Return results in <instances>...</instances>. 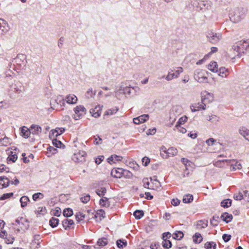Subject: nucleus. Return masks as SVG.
<instances>
[{
    "label": "nucleus",
    "mask_w": 249,
    "mask_h": 249,
    "mask_svg": "<svg viewBox=\"0 0 249 249\" xmlns=\"http://www.w3.org/2000/svg\"><path fill=\"white\" fill-rule=\"evenodd\" d=\"M73 112L71 117L75 121L81 119L87 113L86 109L81 105L77 106L73 108Z\"/></svg>",
    "instance_id": "obj_1"
},
{
    "label": "nucleus",
    "mask_w": 249,
    "mask_h": 249,
    "mask_svg": "<svg viewBox=\"0 0 249 249\" xmlns=\"http://www.w3.org/2000/svg\"><path fill=\"white\" fill-rule=\"evenodd\" d=\"M143 182L144 187L148 189L156 190L160 187V183L156 178H145Z\"/></svg>",
    "instance_id": "obj_2"
},
{
    "label": "nucleus",
    "mask_w": 249,
    "mask_h": 249,
    "mask_svg": "<svg viewBox=\"0 0 249 249\" xmlns=\"http://www.w3.org/2000/svg\"><path fill=\"white\" fill-rule=\"evenodd\" d=\"M207 72L205 70H197L195 73V78L200 83L207 82Z\"/></svg>",
    "instance_id": "obj_3"
},
{
    "label": "nucleus",
    "mask_w": 249,
    "mask_h": 249,
    "mask_svg": "<svg viewBox=\"0 0 249 249\" xmlns=\"http://www.w3.org/2000/svg\"><path fill=\"white\" fill-rule=\"evenodd\" d=\"M249 43L246 41L241 40L237 42L234 46V49L239 53H244L249 47Z\"/></svg>",
    "instance_id": "obj_4"
},
{
    "label": "nucleus",
    "mask_w": 249,
    "mask_h": 249,
    "mask_svg": "<svg viewBox=\"0 0 249 249\" xmlns=\"http://www.w3.org/2000/svg\"><path fill=\"white\" fill-rule=\"evenodd\" d=\"M209 41L212 43H216L222 38V35L219 32H212L207 36Z\"/></svg>",
    "instance_id": "obj_5"
},
{
    "label": "nucleus",
    "mask_w": 249,
    "mask_h": 249,
    "mask_svg": "<svg viewBox=\"0 0 249 249\" xmlns=\"http://www.w3.org/2000/svg\"><path fill=\"white\" fill-rule=\"evenodd\" d=\"M201 99L204 104H210L214 100L213 95L207 91H204L201 94Z\"/></svg>",
    "instance_id": "obj_6"
},
{
    "label": "nucleus",
    "mask_w": 249,
    "mask_h": 249,
    "mask_svg": "<svg viewBox=\"0 0 249 249\" xmlns=\"http://www.w3.org/2000/svg\"><path fill=\"white\" fill-rule=\"evenodd\" d=\"M64 130V128L62 127H57L54 129H52L50 132L49 137L51 139H55L56 137L62 134Z\"/></svg>",
    "instance_id": "obj_7"
},
{
    "label": "nucleus",
    "mask_w": 249,
    "mask_h": 249,
    "mask_svg": "<svg viewBox=\"0 0 249 249\" xmlns=\"http://www.w3.org/2000/svg\"><path fill=\"white\" fill-rule=\"evenodd\" d=\"M102 107L100 105L96 106L94 108L90 109L89 112L93 117L98 118L101 114Z\"/></svg>",
    "instance_id": "obj_8"
},
{
    "label": "nucleus",
    "mask_w": 249,
    "mask_h": 249,
    "mask_svg": "<svg viewBox=\"0 0 249 249\" xmlns=\"http://www.w3.org/2000/svg\"><path fill=\"white\" fill-rule=\"evenodd\" d=\"M9 30V26L7 22L0 18V36L3 35Z\"/></svg>",
    "instance_id": "obj_9"
},
{
    "label": "nucleus",
    "mask_w": 249,
    "mask_h": 249,
    "mask_svg": "<svg viewBox=\"0 0 249 249\" xmlns=\"http://www.w3.org/2000/svg\"><path fill=\"white\" fill-rule=\"evenodd\" d=\"M77 100V97L73 94H68L64 99V101L69 104H75Z\"/></svg>",
    "instance_id": "obj_10"
},
{
    "label": "nucleus",
    "mask_w": 249,
    "mask_h": 249,
    "mask_svg": "<svg viewBox=\"0 0 249 249\" xmlns=\"http://www.w3.org/2000/svg\"><path fill=\"white\" fill-rule=\"evenodd\" d=\"M149 118L148 115L144 114L141 115L137 118L133 119V122L137 124H139L147 121Z\"/></svg>",
    "instance_id": "obj_11"
},
{
    "label": "nucleus",
    "mask_w": 249,
    "mask_h": 249,
    "mask_svg": "<svg viewBox=\"0 0 249 249\" xmlns=\"http://www.w3.org/2000/svg\"><path fill=\"white\" fill-rule=\"evenodd\" d=\"M124 170L122 168H113L111 172L112 177L116 178H121L123 174Z\"/></svg>",
    "instance_id": "obj_12"
},
{
    "label": "nucleus",
    "mask_w": 249,
    "mask_h": 249,
    "mask_svg": "<svg viewBox=\"0 0 249 249\" xmlns=\"http://www.w3.org/2000/svg\"><path fill=\"white\" fill-rule=\"evenodd\" d=\"M85 153L84 151H79L74 154L72 157V160L75 162L82 161L84 159Z\"/></svg>",
    "instance_id": "obj_13"
},
{
    "label": "nucleus",
    "mask_w": 249,
    "mask_h": 249,
    "mask_svg": "<svg viewBox=\"0 0 249 249\" xmlns=\"http://www.w3.org/2000/svg\"><path fill=\"white\" fill-rule=\"evenodd\" d=\"M122 160L121 157L118 156L116 155H113L109 157L107 159V162L110 164H113L116 163V161H121Z\"/></svg>",
    "instance_id": "obj_14"
},
{
    "label": "nucleus",
    "mask_w": 249,
    "mask_h": 249,
    "mask_svg": "<svg viewBox=\"0 0 249 249\" xmlns=\"http://www.w3.org/2000/svg\"><path fill=\"white\" fill-rule=\"evenodd\" d=\"M209 70L213 72H218V68L217 63L214 61L211 62L207 67Z\"/></svg>",
    "instance_id": "obj_15"
},
{
    "label": "nucleus",
    "mask_w": 249,
    "mask_h": 249,
    "mask_svg": "<svg viewBox=\"0 0 249 249\" xmlns=\"http://www.w3.org/2000/svg\"><path fill=\"white\" fill-rule=\"evenodd\" d=\"M160 156L164 159H168V148L162 145L160 148Z\"/></svg>",
    "instance_id": "obj_16"
},
{
    "label": "nucleus",
    "mask_w": 249,
    "mask_h": 249,
    "mask_svg": "<svg viewBox=\"0 0 249 249\" xmlns=\"http://www.w3.org/2000/svg\"><path fill=\"white\" fill-rule=\"evenodd\" d=\"M178 150L175 147H170L168 148V158L171 157H174L178 155Z\"/></svg>",
    "instance_id": "obj_17"
},
{
    "label": "nucleus",
    "mask_w": 249,
    "mask_h": 249,
    "mask_svg": "<svg viewBox=\"0 0 249 249\" xmlns=\"http://www.w3.org/2000/svg\"><path fill=\"white\" fill-rule=\"evenodd\" d=\"M40 237L39 235L36 236L34 237V239L31 243V247L34 249H37L40 247Z\"/></svg>",
    "instance_id": "obj_18"
},
{
    "label": "nucleus",
    "mask_w": 249,
    "mask_h": 249,
    "mask_svg": "<svg viewBox=\"0 0 249 249\" xmlns=\"http://www.w3.org/2000/svg\"><path fill=\"white\" fill-rule=\"evenodd\" d=\"M229 74V71L225 67H221L219 70L218 75L222 77H226Z\"/></svg>",
    "instance_id": "obj_19"
},
{
    "label": "nucleus",
    "mask_w": 249,
    "mask_h": 249,
    "mask_svg": "<svg viewBox=\"0 0 249 249\" xmlns=\"http://www.w3.org/2000/svg\"><path fill=\"white\" fill-rule=\"evenodd\" d=\"M30 129H28L26 126H23L21 128V134L22 137L28 138L31 134Z\"/></svg>",
    "instance_id": "obj_20"
},
{
    "label": "nucleus",
    "mask_w": 249,
    "mask_h": 249,
    "mask_svg": "<svg viewBox=\"0 0 249 249\" xmlns=\"http://www.w3.org/2000/svg\"><path fill=\"white\" fill-rule=\"evenodd\" d=\"M105 212L103 210H98L94 217L97 221H100L102 220V218H104L105 217Z\"/></svg>",
    "instance_id": "obj_21"
},
{
    "label": "nucleus",
    "mask_w": 249,
    "mask_h": 249,
    "mask_svg": "<svg viewBox=\"0 0 249 249\" xmlns=\"http://www.w3.org/2000/svg\"><path fill=\"white\" fill-rule=\"evenodd\" d=\"M221 219L226 223H228L232 220V216L228 213H224L221 215Z\"/></svg>",
    "instance_id": "obj_22"
},
{
    "label": "nucleus",
    "mask_w": 249,
    "mask_h": 249,
    "mask_svg": "<svg viewBox=\"0 0 249 249\" xmlns=\"http://www.w3.org/2000/svg\"><path fill=\"white\" fill-rule=\"evenodd\" d=\"M30 131L33 134H38L41 132V128L36 125H33L30 127Z\"/></svg>",
    "instance_id": "obj_23"
},
{
    "label": "nucleus",
    "mask_w": 249,
    "mask_h": 249,
    "mask_svg": "<svg viewBox=\"0 0 249 249\" xmlns=\"http://www.w3.org/2000/svg\"><path fill=\"white\" fill-rule=\"evenodd\" d=\"M202 239L201 235L198 232L196 233L193 236V241L196 244L200 243L202 241Z\"/></svg>",
    "instance_id": "obj_24"
},
{
    "label": "nucleus",
    "mask_w": 249,
    "mask_h": 249,
    "mask_svg": "<svg viewBox=\"0 0 249 249\" xmlns=\"http://www.w3.org/2000/svg\"><path fill=\"white\" fill-rule=\"evenodd\" d=\"M204 247L206 249H216V244L214 242H207L205 243Z\"/></svg>",
    "instance_id": "obj_25"
},
{
    "label": "nucleus",
    "mask_w": 249,
    "mask_h": 249,
    "mask_svg": "<svg viewBox=\"0 0 249 249\" xmlns=\"http://www.w3.org/2000/svg\"><path fill=\"white\" fill-rule=\"evenodd\" d=\"M9 180L7 178L4 177L0 178V185L2 187H6L9 184Z\"/></svg>",
    "instance_id": "obj_26"
},
{
    "label": "nucleus",
    "mask_w": 249,
    "mask_h": 249,
    "mask_svg": "<svg viewBox=\"0 0 249 249\" xmlns=\"http://www.w3.org/2000/svg\"><path fill=\"white\" fill-rule=\"evenodd\" d=\"M108 243L107 240L106 238L99 239L96 244L98 247H104L107 245Z\"/></svg>",
    "instance_id": "obj_27"
},
{
    "label": "nucleus",
    "mask_w": 249,
    "mask_h": 249,
    "mask_svg": "<svg viewBox=\"0 0 249 249\" xmlns=\"http://www.w3.org/2000/svg\"><path fill=\"white\" fill-rule=\"evenodd\" d=\"M176 78H177V76L175 74L174 71L171 70L170 71L168 72V74L166 76L165 79L167 81H171L172 79Z\"/></svg>",
    "instance_id": "obj_28"
},
{
    "label": "nucleus",
    "mask_w": 249,
    "mask_h": 249,
    "mask_svg": "<svg viewBox=\"0 0 249 249\" xmlns=\"http://www.w3.org/2000/svg\"><path fill=\"white\" fill-rule=\"evenodd\" d=\"M29 201V198L26 196H23L20 198V202L21 203V206L24 207L27 206L28 202Z\"/></svg>",
    "instance_id": "obj_29"
},
{
    "label": "nucleus",
    "mask_w": 249,
    "mask_h": 249,
    "mask_svg": "<svg viewBox=\"0 0 249 249\" xmlns=\"http://www.w3.org/2000/svg\"><path fill=\"white\" fill-rule=\"evenodd\" d=\"M63 215L65 217H70L73 214V211L71 208H66L64 210L63 212Z\"/></svg>",
    "instance_id": "obj_30"
},
{
    "label": "nucleus",
    "mask_w": 249,
    "mask_h": 249,
    "mask_svg": "<svg viewBox=\"0 0 249 249\" xmlns=\"http://www.w3.org/2000/svg\"><path fill=\"white\" fill-rule=\"evenodd\" d=\"M193 200V196L192 195L187 194L185 195L183 198V202L185 203H190Z\"/></svg>",
    "instance_id": "obj_31"
},
{
    "label": "nucleus",
    "mask_w": 249,
    "mask_h": 249,
    "mask_svg": "<svg viewBox=\"0 0 249 249\" xmlns=\"http://www.w3.org/2000/svg\"><path fill=\"white\" fill-rule=\"evenodd\" d=\"M73 224V221L72 220L65 219L62 222L63 226L65 229H67Z\"/></svg>",
    "instance_id": "obj_32"
},
{
    "label": "nucleus",
    "mask_w": 249,
    "mask_h": 249,
    "mask_svg": "<svg viewBox=\"0 0 249 249\" xmlns=\"http://www.w3.org/2000/svg\"><path fill=\"white\" fill-rule=\"evenodd\" d=\"M53 145L57 148H64V145L61 142V141H58L55 139H52Z\"/></svg>",
    "instance_id": "obj_33"
},
{
    "label": "nucleus",
    "mask_w": 249,
    "mask_h": 249,
    "mask_svg": "<svg viewBox=\"0 0 249 249\" xmlns=\"http://www.w3.org/2000/svg\"><path fill=\"white\" fill-rule=\"evenodd\" d=\"M52 215L56 216H60L61 214V209L59 207H56L51 211Z\"/></svg>",
    "instance_id": "obj_34"
},
{
    "label": "nucleus",
    "mask_w": 249,
    "mask_h": 249,
    "mask_svg": "<svg viewBox=\"0 0 249 249\" xmlns=\"http://www.w3.org/2000/svg\"><path fill=\"white\" fill-rule=\"evenodd\" d=\"M100 205L104 207H108L109 206V202L107 197H103L100 200Z\"/></svg>",
    "instance_id": "obj_35"
},
{
    "label": "nucleus",
    "mask_w": 249,
    "mask_h": 249,
    "mask_svg": "<svg viewBox=\"0 0 249 249\" xmlns=\"http://www.w3.org/2000/svg\"><path fill=\"white\" fill-rule=\"evenodd\" d=\"M107 189L104 187H102L98 189L96 191V193L100 196H103L106 193Z\"/></svg>",
    "instance_id": "obj_36"
},
{
    "label": "nucleus",
    "mask_w": 249,
    "mask_h": 249,
    "mask_svg": "<svg viewBox=\"0 0 249 249\" xmlns=\"http://www.w3.org/2000/svg\"><path fill=\"white\" fill-rule=\"evenodd\" d=\"M18 158V156L15 151H11L10 155H9L8 158V160H11L13 162H15Z\"/></svg>",
    "instance_id": "obj_37"
},
{
    "label": "nucleus",
    "mask_w": 249,
    "mask_h": 249,
    "mask_svg": "<svg viewBox=\"0 0 249 249\" xmlns=\"http://www.w3.org/2000/svg\"><path fill=\"white\" fill-rule=\"evenodd\" d=\"M25 222H26V220L22 217L18 218L16 220V222L17 223V225H18L20 228L21 229H24L27 228V226H22V225H20L21 224H23V223Z\"/></svg>",
    "instance_id": "obj_38"
},
{
    "label": "nucleus",
    "mask_w": 249,
    "mask_h": 249,
    "mask_svg": "<svg viewBox=\"0 0 249 249\" xmlns=\"http://www.w3.org/2000/svg\"><path fill=\"white\" fill-rule=\"evenodd\" d=\"M181 162L182 164H183L186 167V168L187 169H188V168L191 166L192 163L190 161H189L188 159L183 158L181 159Z\"/></svg>",
    "instance_id": "obj_39"
},
{
    "label": "nucleus",
    "mask_w": 249,
    "mask_h": 249,
    "mask_svg": "<svg viewBox=\"0 0 249 249\" xmlns=\"http://www.w3.org/2000/svg\"><path fill=\"white\" fill-rule=\"evenodd\" d=\"M58 223L59 220L57 218L53 217L50 220V225L53 228L56 227Z\"/></svg>",
    "instance_id": "obj_40"
},
{
    "label": "nucleus",
    "mask_w": 249,
    "mask_h": 249,
    "mask_svg": "<svg viewBox=\"0 0 249 249\" xmlns=\"http://www.w3.org/2000/svg\"><path fill=\"white\" fill-rule=\"evenodd\" d=\"M184 234L182 231H178L173 234V238L178 240H180L183 238Z\"/></svg>",
    "instance_id": "obj_41"
},
{
    "label": "nucleus",
    "mask_w": 249,
    "mask_h": 249,
    "mask_svg": "<svg viewBox=\"0 0 249 249\" xmlns=\"http://www.w3.org/2000/svg\"><path fill=\"white\" fill-rule=\"evenodd\" d=\"M231 165L233 170L240 169L242 168L241 163L238 161H233Z\"/></svg>",
    "instance_id": "obj_42"
},
{
    "label": "nucleus",
    "mask_w": 249,
    "mask_h": 249,
    "mask_svg": "<svg viewBox=\"0 0 249 249\" xmlns=\"http://www.w3.org/2000/svg\"><path fill=\"white\" fill-rule=\"evenodd\" d=\"M127 243L124 240H119L117 241V245L119 248H124L126 246Z\"/></svg>",
    "instance_id": "obj_43"
},
{
    "label": "nucleus",
    "mask_w": 249,
    "mask_h": 249,
    "mask_svg": "<svg viewBox=\"0 0 249 249\" xmlns=\"http://www.w3.org/2000/svg\"><path fill=\"white\" fill-rule=\"evenodd\" d=\"M221 206L224 208H228L231 205V201L230 199H226L221 202Z\"/></svg>",
    "instance_id": "obj_44"
},
{
    "label": "nucleus",
    "mask_w": 249,
    "mask_h": 249,
    "mask_svg": "<svg viewBox=\"0 0 249 249\" xmlns=\"http://www.w3.org/2000/svg\"><path fill=\"white\" fill-rule=\"evenodd\" d=\"M187 120V117L185 116H182L179 118L176 124L181 125L184 124Z\"/></svg>",
    "instance_id": "obj_45"
},
{
    "label": "nucleus",
    "mask_w": 249,
    "mask_h": 249,
    "mask_svg": "<svg viewBox=\"0 0 249 249\" xmlns=\"http://www.w3.org/2000/svg\"><path fill=\"white\" fill-rule=\"evenodd\" d=\"M25 153H22V156L23 157V161L25 163H28L30 162V159H33L34 158V156L32 154H30L28 156V157H25Z\"/></svg>",
    "instance_id": "obj_46"
},
{
    "label": "nucleus",
    "mask_w": 249,
    "mask_h": 249,
    "mask_svg": "<svg viewBox=\"0 0 249 249\" xmlns=\"http://www.w3.org/2000/svg\"><path fill=\"white\" fill-rule=\"evenodd\" d=\"M143 215V213L142 211L137 210L135 211L134 213V215L136 218L139 219H140Z\"/></svg>",
    "instance_id": "obj_47"
},
{
    "label": "nucleus",
    "mask_w": 249,
    "mask_h": 249,
    "mask_svg": "<svg viewBox=\"0 0 249 249\" xmlns=\"http://www.w3.org/2000/svg\"><path fill=\"white\" fill-rule=\"evenodd\" d=\"M76 219L80 221L86 217V215L82 212H78L75 215Z\"/></svg>",
    "instance_id": "obj_48"
},
{
    "label": "nucleus",
    "mask_w": 249,
    "mask_h": 249,
    "mask_svg": "<svg viewBox=\"0 0 249 249\" xmlns=\"http://www.w3.org/2000/svg\"><path fill=\"white\" fill-rule=\"evenodd\" d=\"M177 130L180 133L184 134L186 132L187 130L186 128L181 126V125H179V124H176L175 126Z\"/></svg>",
    "instance_id": "obj_49"
},
{
    "label": "nucleus",
    "mask_w": 249,
    "mask_h": 249,
    "mask_svg": "<svg viewBox=\"0 0 249 249\" xmlns=\"http://www.w3.org/2000/svg\"><path fill=\"white\" fill-rule=\"evenodd\" d=\"M142 160V164L145 166H147L150 161V159L147 157H143Z\"/></svg>",
    "instance_id": "obj_50"
},
{
    "label": "nucleus",
    "mask_w": 249,
    "mask_h": 249,
    "mask_svg": "<svg viewBox=\"0 0 249 249\" xmlns=\"http://www.w3.org/2000/svg\"><path fill=\"white\" fill-rule=\"evenodd\" d=\"M104 157L103 156H99L98 157H96L95 159V162L97 164H100L104 160Z\"/></svg>",
    "instance_id": "obj_51"
},
{
    "label": "nucleus",
    "mask_w": 249,
    "mask_h": 249,
    "mask_svg": "<svg viewBox=\"0 0 249 249\" xmlns=\"http://www.w3.org/2000/svg\"><path fill=\"white\" fill-rule=\"evenodd\" d=\"M118 110L117 108H115L112 109L108 110L106 112V114L108 115H113L115 114Z\"/></svg>",
    "instance_id": "obj_52"
},
{
    "label": "nucleus",
    "mask_w": 249,
    "mask_h": 249,
    "mask_svg": "<svg viewBox=\"0 0 249 249\" xmlns=\"http://www.w3.org/2000/svg\"><path fill=\"white\" fill-rule=\"evenodd\" d=\"M13 194L12 193L3 194L0 197V200H3L11 197Z\"/></svg>",
    "instance_id": "obj_53"
},
{
    "label": "nucleus",
    "mask_w": 249,
    "mask_h": 249,
    "mask_svg": "<svg viewBox=\"0 0 249 249\" xmlns=\"http://www.w3.org/2000/svg\"><path fill=\"white\" fill-rule=\"evenodd\" d=\"M243 196L242 195V193L240 192H239L234 195V198L236 200H240L243 198Z\"/></svg>",
    "instance_id": "obj_54"
},
{
    "label": "nucleus",
    "mask_w": 249,
    "mask_h": 249,
    "mask_svg": "<svg viewBox=\"0 0 249 249\" xmlns=\"http://www.w3.org/2000/svg\"><path fill=\"white\" fill-rule=\"evenodd\" d=\"M248 131H249V130L246 129V128H242L239 130V133L241 135L243 136L246 138L247 137V134H248Z\"/></svg>",
    "instance_id": "obj_55"
},
{
    "label": "nucleus",
    "mask_w": 249,
    "mask_h": 249,
    "mask_svg": "<svg viewBox=\"0 0 249 249\" xmlns=\"http://www.w3.org/2000/svg\"><path fill=\"white\" fill-rule=\"evenodd\" d=\"M43 196L41 193H36L33 196V199L36 201L38 198H42Z\"/></svg>",
    "instance_id": "obj_56"
},
{
    "label": "nucleus",
    "mask_w": 249,
    "mask_h": 249,
    "mask_svg": "<svg viewBox=\"0 0 249 249\" xmlns=\"http://www.w3.org/2000/svg\"><path fill=\"white\" fill-rule=\"evenodd\" d=\"M156 132V129L155 128H152L149 129L147 132L146 134L147 135H153L155 134Z\"/></svg>",
    "instance_id": "obj_57"
},
{
    "label": "nucleus",
    "mask_w": 249,
    "mask_h": 249,
    "mask_svg": "<svg viewBox=\"0 0 249 249\" xmlns=\"http://www.w3.org/2000/svg\"><path fill=\"white\" fill-rule=\"evenodd\" d=\"M215 142V140L213 138H210L206 142L208 146H213Z\"/></svg>",
    "instance_id": "obj_58"
},
{
    "label": "nucleus",
    "mask_w": 249,
    "mask_h": 249,
    "mask_svg": "<svg viewBox=\"0 0 249 249\" xmlns=\"http://www.w3.org/2000/svg\"><path fill=\"white\" fill-rule=\"evenodd\" d=\"M171 203L173 205L177 206L180 204V201L178 198H174L171 200Z\"/></svg>",
    "instance_id": "obj_59"
},
{
    "label": "nucleus",
    "mask_w": 249,
    "mask_h": 249,
    "mask_svg": "<svg viewBox=\"0 0 249 249\" xmlns=\"http://www.w3.org/2000/svg\"><path fill=\"white\" fill-rule=\"evenodd\" d=\"M46 209L43 207H38L36 210V213L38 214H44L45 213Z\"/></svg>",
    "instance_id": "obj_60"
},
{
    "label": "nucleus",
    "mask_w": 249,
    "mask_h": 249,
    "mask_svg": "<svg viewBox=\"0 0 249 249\" xmlns=\"http://www.w3.org/2000/svg\"><path fill=\"white\" fill-rule=\"evenodd\" d=\"M7 236H8V234L6 231L3 230L0 232V237L1 238L4 239L6 238Z\"/></svg>",
    "instance_id": "obj_61"
},
{
    "label": "nucleus",
    "mask_w": 249,
    "mask_h": 249,
    "mask_svg": "<svg viewBox=\"0 0 249 249\" xmlns=\"http://www.w3.org/2000/svg\"><path fill=\"white\" fill-rule=\"evenodd\" d=\"M4 239H5V242L6 244L12 243L14 242V238L13 237H8V236H7L6 237V238H4Z\"/></svg>",
    "instance_id": "obj_62"
},
{
    "label": "nucleus",
    "mask_w": 249,
    "mask_h": 249,
    "mask_svg": "<svg viewBox=\"0 0 249 249\" xmlns=\"http://www.w3.org/2000/svg\"><path fill=\"white\" fill-rule=\"evenodd\" d=\"M163 246L165 248H169L171 247V243L169 240L164 241Z\"/></svg>",
    "instance_id": "obj_63"
},
{
    "label": "nucleus",
    "mask_w": 249,
    "mask_h": 249,
    "mask_svg": "<svg viewBox=\"0 0 249 249\" xmlns=\"http://www.w3.org/2000/svg\"><path fill=\"white\" fill-rule=\"evenodd\" d=\"M171 237V233L169 232L164 233L162 235V238L164 241H166L167 239Z\"/></svg>",
    "instance_id": "obj_64"
}]
</instances>
